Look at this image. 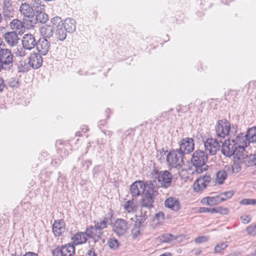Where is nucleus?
I'll return each mask as SVG.
<instances>
[{
	"mask_svg": "<svg viewBox=\"0 0 256 256\" xmlns=\"http://www.w3.org/2000/svg\"><path fill=\"white\" fill-rule=\"evenodd\" d=\"M64 222L62 220H55L52 225V231L56 236H60L64 230Z\"/></svg>",
	"mask_w": 256,
	"mask_h": 256,
	"instance_id": "obj_24",
	"label": "nucleus"
},
{
	"mask_svg": "<svg viewBox=\"0 0 256 256\" xmlns=\"http://www.w3.org/2000/svg\"><path fill=\"white\" fill-rule=\"evenodd\" d=\"M183 154L178 149L170 151L166 154V162L172 168H182L184 164Z\"/></svg>",
	"mask_w": 256,
	"mask_h": 256,
	"instance_id": "obj_3",
	"label": "nucleus"
},
{
	"mask_svg": "<svg viewBox=\"0 0 256 256\" xmlns=\"http://www.w3.org/2000/svg\"><path fill=\"white\" fill-rule=\"evenodd\" d=\"M194 144L192 138H182L180 142V148L178 149L182 154H188L194 150Z\"/></svg>",
	"mask_w": 256,
	"mask_h": 256,
	"instance_id": "obj_11",
	"label": "nucleus"
},
{
	"mask_svg": "<svg viewBox=\"0 0 256 256\" xmlns=\"http://www.w3.org/2000/svg\"><path fill=\"white\" fill-rule=\"evenodd\" d=\"M157 179L159 186L168 188L170 187L172 184V175L168 170H161L158 172L156 170Z\"/></svg>",
	"mask_w": 256,
	"mask_h": 256,
	"instance_id": "obj_8",
	"label": "nucleus"
},
{
	"mask_svg": "<svg viewBox=\"0 0 256 256\" xmlns=\"http://www.w3.org/2000/svg\"><path fill=\"white\" fill-rule=\"evenodd\" d=\"M234 195V192L232 191H228L222 194H221L220 196L221 198H224V201L227 198H230Z\"/></svg>",
	"mask_w": 256,
	"mask_h": 256,
	"instance_id": "obj_46",
	"label": "nucleus"
},
{
	"mask_svg": "<svg viewBox=\"0 0 256 256\" xmlns=\"http://www.w3.org/2000/svg\"><path fill=\"white\" fill-rule=\"evenodd\" d=\"M192 252H194L195 254L198 255L200 253L201 250H200L199 249H196L194 250Z\"/></svg>",
	"mask_w": 256,
	"mask_h": 256,
	"instance_id": "obj_59",
	"label": "nucleus"
},
{
	"mask_svg": "<svg viewBox=\"0 0 256 256\" xmlns=\"http://www.w3.org/2000/svg\"><path fill=\"white\" fill-rule=\"evenodd\" d=\"M10 25V28L14 30L13 32L16 33L22 34L25 30L22 22L18 19L13 20Z\"/></svg>",
	"mask_w": 256,
	"mask_h": 256,
	"instance_id": "obj_23",
	"label": "nucleus"
},
{
	"mask_svg": "<svg viewBox=\"0 0 256 256\" xmlns=\"http://www.w3.org/2000/svg\"><path fill=\"white\" fill-rule=\"evenodd\" d=\"M159 256H172V254L170 252H166V253H164L162 254H160Z\"/></svg>",
	"mask_w": 256,
	"mask_h": 256,
	"instance_id": "obj_60",
	"label": "nucleus"
},
{
	"mask_svg": "<svg viewBox=\"0 0 256 256\" xmlns=\"http://www.w3.org/2000/svg\"><path fill=\"white\" fill-rule=\"evenodd\" d=\"M232 142H234L238 152H240L241 154L246 152L245 148L250 144L246 134L244 133L239 134L234 139L232 140Z\"/></svg>",
	"mask_w": 256,
	"mask_h": 256,
	"instance_id": "obj_10",
	"label": "nucleus"
},
{
	"mask_svg": "<svg viewBox=\"0 0 256 256\" xmlns=\"http://www.w3.org/2000/svg\"><path fill=\"white\" fill-rule=\"evenodd\" d=\"M4 14L7 16H12L14 12L13 8H4Z\"/></svg>",
	"mask_w": 256,
	"mask_h": 256,
	"instance_id": "obj_51",
	"label": "nucleus"
},
{
	"mask_svg": "<svg viewBox=\"0 0 256 256\" xmlns=\"http://www.w3.org/2000/svg\"><path fill=\"white\" fill-rule=\"evenodd\" d=\"M163 240L162 241L166 242H170L172 240L176 239L175 236L170 234H166L162 236Z\"/></svg>",
	"mask_w": 256,
	"mask_h": 256,
	"instance_id": "obj_43",
	"label": "nucleus"
},
{
	"mask_svg": "<svg viewBox=\"0 0 256 256\" xmlns=\"http://www.w3.org/2000/svg\"><path fill=\"white\" fill-rule=\"evenodd\" d=\"M36 22L40 23H45L48 20V15L44 11L36 12Z\"/></svg>",
	"mask_w": 256,
	"mask_h": 256,
	"instance_id": "obj_34",
	"label": "nucleus"
},
{
	"mask_svg": "<svg viewBox=\"0 0 256 256\" xmlns=\"http://www.w3.org/2000/svg\"><path fill=\"white\" fill-rule=\"evenodd\" d=\"M4 88L5 84H4V80L2 78H0V92L2 91Z\"/></svg>",
	"mask_w": 256,
	"mask_h": 256,
	"instance_id": "obj_57",
	"label": "nucleus"
},
{
	"mask_svg": "<svg viewBox=\"0 0 256 256\" xmlns=\"http://www.w3.org/2000/svg\"><path fill=\"white\" fill-rule=\"evenodd\" d=\"M141 214L139 216V218L136 221L135 224L136 225H138L139 226H142L144 227V222L148 218V216L146 214V212H143L142 210L141 211Z\"/></svg>",
	"mask_w": 256,
	"mask_h": 256,
	"instance_id": "obj_37",
	"label": "nucleus"
},
{
	"mask_svg": "<svg viewBox=\"0 0 256 256\" xmlns=\"http://www.w3.org/2000/svg\"><path fill=\"white\" fill-rule=\"evenodd\" d=\"M36 46L39 54L45 56L50 50V42L45 38H42L36 42Z\"/></svg>",
	"mask_w": 256,
	"mask_h": 256,
	"instance_id": "obj_14",
	"label": "nucleus"
},
{
	"mask_svg": "<svg viewBox=\"0 0 256 256\" xmlns=\"http://www.w3.org/2000/svg\"><path fill=\"white\" fill-rule=\"evenodd\" d=\"M108 244L110 249L116 250L118 248L120 244L117 239L111 238L108 240Z\"/></svg>",
	"mask_w": 256,
	"mask_h": 256,
	"instance_id": "obj_38",
	"label": "nucleus"
},
{
	"mask_svg": "<svg viewBox=\"0 0 256 256\" xmlns=\"http://www.w3.org/2000/svg\"><path fill=\"white\" fill-rule=\"evenodd\" d=\"M236 172H238L240 170V168H239V167H237V168H236Z\"/></svg>",
	"mask_w": 256,
	"mask_h": 256,
	"instance_id": "obj_62",
	"label": "nucleus"
},
{
	"mask_svg": "<svg viewBox=\"0 0 256 256\" xmlns=\"http://www.w3.org/2000/svg\"><path fill=\"white\" fill-rule=\"evenodd\" d=\"M227 177V173L224 170L218 171L216 174V181L219 184H222Z\"/></svg>",
	"mask_w": 256,
	"mask_h": 256,
	"instance_id": "obj_36",
	"label": "nucleus"
},
{
	"mask_svg": "<svg viewBox=\"0 0 256 256\" xmlns=\"http://www.w3.org/2000/svg\"><path fill=\"white\" fill-rule=\"evenodd\" d=\"M201 179L199 178L194 182V190L196 192H202L206 186L202 182Z\"/></svg>",
	"mask_w": 256,
	"mask_h": 256,
	"instance_id": "obj_33",
	"label": "nucleus"
},
{
	"mask_svg": "<svg viewBox=\"0 0 256 256\" xmlns=\"http://www.w3.org/2000/svg\"><path fill=\"white\" fill-rule=\"evenodd\" d=\"M219 139L209 138L204 142V152L208 155H214L220 149Z\"/></svg>",
	"mask_w": 256,
	"mask_h": 256,
	"instance_id": "obj_9",
	"label": "nucleus"
},
{
	"mask_svg": "<svg viewBox=\"0 0 256 256\" xmlns=\"http://www.w3.org/2000/svg\"><path fill=\"white\" fill-rule=\"evenodd\" d=\"M206 201L208 205L214 206L224 201V198H221L220 196H208L207 198H204L202 200V202L204 203Z\"/></svg>",
	"mask_w": 256,
	"mask_h": 256,
	"instance_id": "obj_29",
	"label": "nucleus"
},
{
	"mask_svg": "<svg viewBox=\"0 0 256 256\" xmlns=\"http://www.w3.org/2000/svg\"><path fill=\"white\" fill-rule=\"evenodd\" d=\"M30 4L34 10V12L36 11V12H38L44 11V6L42 4L41 0H31Z\"/></svg>",
	"mask_w": 256,
	"mask_h": 256,
	"instance_id": "obj_32",
	"label": "nucleus"
},
{
	"mask_svg": "<svg viewBox=\"0 0 256 256\" xmlns=\"http://www.w3.org/2000/svg\"><path fill=\"white\" fill-rule=\"evenodd\" d=\"M154 196L142 194V206L148 208H150L153 206L154 202Z\"/></svg>",
	"mask_w": 256,
	"mask_h": 256,
	"instance_id": "obj_30",
	"label": "nucleus"
},
{
	"mask_svg": "<svg viewBox=\"0 0 256 256\" xmlns=\"http://www.w3.org/2000/svg\"><path fill=\"white\" fill-rule=\"evenodd\" d=\"M23 48L28 50H31L36 45V41L34 36L32 34H26L22 40Z\"/></svg>",
	"mask_w": 256,
	"mask_h": 256,
	"instance_id": "obj_15",
	"label": "nucleus"
},
{
	"mask_svg": "<svg viewBox=\"0 0 256 256\" xmlns=\"http://www.w3.org/2000/svg\"><path fill=\"white\" fill-rule=\"evenodd\" d=\"M123 206L124 209L128 212H134L138 208L137 201L134 199L128 200L125 202Z\"/></svg>",
	"mask_w": 256,
	"mask_h": 256,
	"instance_id": "obj_26",
	"label": "nucleus"
},
{
	"mask_svg": "<svg viewBox=\"0 0 256 256\" xmlns=\"http://www.w3.org/2000/svg\"><path fill=\"white\" fill-rule=\"evenodd\" d=\"M222 153L226 156H234V158L238 162L239 160V155H242L240 152H238L237 146H236L234 142H232V140L229 138L222 142Z\"/></svg>",
	"mask_w": 256,
	"mask_h": 256,
	"instance_id": "obj_5",
	"label": "nucleus"
},
{
	"mask_svg": "<svg viewBox=\"0 0 256 256\" xmlns=\"http://www.w3.org/2000/svg\"><path fill=\"white\" fill-rule=\"evenodd\" d=\"M251 201H252V198H244V199H242L240 202V203L242 204L250 205V204Z\"/></svg>",
	"mask_w": 256,
	"mask_h": 256,
	"instance_id": "obj_53",
	"label": "nucleus"
},
{
	"mask_svg": "<svg viewBox=\"0 0 256 256\" xmlns=\"http://www.w3.org/2000/svg\"><path fill=\"white\" fill-rule=\"evenodd\" d=\"M128 230V223L126 220L118 218L113 226V231L117 235L120 236L124 234Z\"/></svg>",
	"mask_w": 256,
	"mask_h": 256,
	"instance_id": "obj_12",
	"label": "nucleus"
},
{
	"mask_svg": "<svg viewBox=\"0 0 256 256\" xmlns=\"http://www.w3.org/2000/svg\"><path fill=\"white\" fill-rule=\"evenodd\" d=\"M28 59V63L33 68L36 69L41 66L42 60L40 54L36 52L31 54Z\"/></svg>",
	"mask_w": 256,
	"mask_h": 256,
	"instance_id": "obj_18",
	"label": "nucleus"
},
{
	"mask_svg": "<svg viewBox=\"0 0 256 256\" xmlns=\"http://www.w3.org/2000/svg\"><path fill=\"white\" fill-rule=\"evenodd\" d=\"M16 54L17 56L23 57L26 55V52L24 50L21 49L20 50H18V51L16 52Z\"/></svg>",
	"mask_w": 256,
	"mask_h": 256,
	"instance_id": "obj_56",
	"label": "nucleus"
},
{
	"mask_svg": "<svg viewBox=\"0 0 256 256\" xmlns=\"http://www.w3.org/2000/svg\"><path fill=\"white\" fill-rule=\"evenodd\" d=\"M8 84L11 88H18L19 82L16 78H11L8 80Z\"/></svg>",
	"mask_w": 256,
	"mask_h": 256,
	"instance_id": "obj_41",
	"label": "nucleus"
},
{
	"mask_svg": "<svg viewBox=\"0 0 256 256\" xmlns=\"http://www.w3.org/2000/svg\"><path fill=\"white\" fill-rule=\"evenodd\" d=\"M214 208H208L205 207H200L199 208L198 212L200 213L202 212H210V213H214Z\"/></svg>",
	"mask_w": 256,
	"mask_h": 256,
	"instance_id": "obj_47",
	"label": "nucleus"
},
{
	"mask_svg": "<svg viewBox=\"0 0 256 256\" xmlns=\"http://www.w3.org/2000/svg\"><path fill=\"white\" fill-rule=\"evenodd\" d=\"M144 186V182L142 181H136L131 184L130 187V193L132 196H137L143 192V187Z\"/></svg>",
	"mask_w": 256,
	"mask_h": 256,
	"instance_id": "obj_20",
	"label": "nucleus"
},
{
	"mask_svg": "<svg viewBox=\"0 0 256 256\" xmlns=\"http://www.w3.org/2000/svg\"><path fill=\"white\" fill-rule=\"evenodd\" d=\"M76 22L75 20L71 18H68L63 22L64 28L67 32H73L76 28Z\"/></svg>",
	"mask_w": 256,
	"mask_h": 256,
	"instance_id": "obj_25",
	"label": "nucleus"
},
{
	"mask_svg": "<svg viewBox=\"0 0 256 256\" xmlns=\"http://www.w3.org/2000/svg\"><path fill=\"white\" fill-rule=\"evenodd\" d=\"M250 204L255 205L256 204V199H252Z\"/></svg>",
	"mask_w": 256,
	"mask_h": 256,
	"instance_id": "obj_61",
	"label": "nucleus"
},
{
	"mask_svg": "<svg viewBox=\"0 0 256 256\" xmlns=\"http://www.w3.org/2000/svg\"><path fill=\"white\" fill-rule=\"evenodd\" d=\"M246 136L250 142H256V126L248 128Z\"/></svg>",
	"mask_w": 256,
	"mask_h": 256,
	"instance_id": "obj_31",
	"label": "nucleus"
},
{
	"mask_svg": "<svg viewBox=\"0 0 256 256\" xmlns=\"http://www.w3.org/2000/svg\"><path fill=\"white\" fill-rule=\"evenodd\" d=\"M190 161L195 168V172L198 174H200L208 168V166L206 164V162L208 161V154L203 150L195 151L192 154Z\"/></svg>",
	"mask_w": 256,
	"mask_h": 256,
	"instance_id": "obj_2",
	"label": "nucleus"
},
{
	"mask_svg": "<svg viewBox=\"0 0 256 256\" xmlns=\"http://www.w3.org/2000/svg\"><path fill=\"white\" fill-rule=\"evenodd\" d=\"M238 162L244 164L248 166H256V154L248 156L245 152L242 155H239Z\"/></svg>",
	"mask_w": 256,
	"mask_h": 256,
	"instance_id": "obj_16",
	"label": "nucleus"
},
{
	"mask_svg": "<svg viewBox=\"0 0 256 256\" xmlns=\"http://www.w3.org/2000/svg\"><path fill=\"white\" fill-rule=\"evenodd\" d=\"M248 234L252 236L256 234V226H250L246 228Z\"/></svg>",
	"mask_w": 256,
	"mask_h": 256,
	"instance_id": "obj_48",
	"label": "nucleus"
},
{
	"mask_svg": "<svg viewBox=\"0 0 256 256\" xmlns=\"http://www.w3.org/2000/svg\"><path fill=\"white\" fill-rule=\"evenodd\" d=\"M51 23L54 28V34L60 40L63 41L66 37V31L64 28L63 22L59 16L52 18Z\"/></svg>",
	"mask_w": 256,
	"mask_h": 256,
	"instance_id": "obj_6",
	"label": "nucleus"
},
{
	"mask_svg": "<svg viewBox=\"0 0 256 256\" xmlns=\"http://www.w3.org/2000/svg\"><path fill=\"white\" fill-rule=\"evenodd\" d=\"M102 242L104 243V242H105V240L104 239H103L102 240Z\"/></svg>",
	"mask_w": 256,
	"mask_h": 256,
	"instance_id": "obj_64",
	"label": "nucleus"
},
{
	"mask_svg": "<svg viewBox=\"0 0 256 256\" xmlns=\"http://www.w3.org/2000/svg\"><path fill=\"white\" fill-rule=\"evenodd\" d=\"M164 214L162 212H159L156 214L154 216V220L158 221H161L164 220Z\"/></svg>",
	"mask_w": 256,
	"mask_h": 256,
	"instance_id": "obj_49",
	"label": "nucleus"
},
{
	"mask_svg": "<svg viewBox=\"0 0 256 256\" xmlns=\"http://www.w3.org/2000/svg\"><path fill=\"white\" fill-rule=\"evenodd\" d=\"M166 152L167 151L164 150V149L158 152L156 158L160 162L162 163L166 162Z\"/></svg>",
	"mask_w": 256,
	"mask_h": 256,
	"instance_id": "obj_39",
	"label": "nucleus"
},
{
	"mask_svg": "<svg viewBox=\"0 0 256 256\" xmlns=\"http://www.w3.org/2000/svg\"><path fill=\"white\" fill-rule=\"evenodd\" d=\"M24 256H38L36 253L32 252H28Z\"/></svg>",
	"mask_w": 256,
	"mask_h": 256,
	"instance_id": "obj_58",
	"label": "nucleus"
},
{
	"mask_svg": "<svg viewBox=\"0 0 256 256\" xmlns=\"http://www.w3.org/2000/svg\"><path fill=\"white\" fill-rule=\"evenodd\" d=\"M215 131L220 142H222V140L226 136H228L230 132V126L229 122L226 119L218 120L215 126Z\"/></svg>",
	"mask_w": 256,
	"mask_h": 256,
	"instance_id": "obj_4",
	"label": "nucleus"
},
{
	"mask_svg": "<svg viewBox=\"0 0 256 256\" xmlns=\"http://www.w3.org/2000/svg\"><path fill=\"white\" fill-rule=\"evenodd\" d=\"M214 208V213H220L222 214H226L228 213V210L227 208H224L221 206H218Z\"/></svg>",
	"mask_w": 256,
	"mask_h": 256,
	"instance_id": "obj_45",
	"label": "nucleus"
},
{
	"mask_svg": "<svg viewBox=\"0 0 256 256\" xmlns=\"http://www.w3.org/2000/svg\"><path fill=\"white\" fill-rule=\"evenodd\" d=\"M4 38L6 43L10 46H16L19 40L17 33L14 32H8L4 34Z\"/></svg>",
	"mask_w": 256,
	"mask_h": 256,
	"instance_id": "obj_22",
	"label": "nucleus"
},
{
	"mask_svg": "<svg viewBox=\"0 0 256 256\" xmlns=\"http://www.w3.org/2000/svg\"><path fill=\"white\" fill-rule=\"evenodd\" d=\"M165 206L172 210L177 212L180 207V203L176 198L170 197L164 202Z\"/></svg>",
	"mask_w": 256,
	"mask_h": 256,
	"instance_id": "obj_21",
	"label": "nucleus"
},
{
	"mask_svg": "<svg viewBox=\"0 0 256 256\" xmlns=\"http://www.w3.org/2000/svg\"><path fill=\"white\" fill-rule=\"evenodd\" d=\"M200 179H201L202 182L205 184L206 186H208L210 182H211L212 178L210 175L206 174L203 176H200L198 178Z\"/></svg>",
	"mask_w": 256,
	"mask_h": 256,
	"instance_id": "obj_44",
	"label": "nucleus"
},
{
	"mask_svg": "<svg viewBox=\"0 0 256 256\" xmlns=\"http://www.w3.org/2000/svg\"><path fill=\"white\" fill-rule=\"evenodd\" d=\"M228 246V242H221L218 244L214 248L215 253H220Z\"/></svg>",
	"mask_w": 256,
	"mask_h": 256,
	"instance_id": "obj_40",
	"label": "nucleus"
},
{
	"mask_svg": "<svg viewBox=\"0 0 256 256\" xmlns=\"http://www.w3.org/2000/svg\"><path fill=\"white\" fill-rule=\"evenodd\" d=\"M88 237L85 231L84 232H78L72 238V239L76 244H79L85 243L88 240Z\"/></svg>",
	"mask_w": 256,
	"mask_h": 256,
	"instance_id": "obj_28",
	"label": "nucleus"
},
{
	"mask_svg": "<svg viewBox=\"0 0 256 256\" xmlns=\"http://www.w3.org/2000/svg\"><path fill=\"white\" fill-rule=\"evenodd\" d=\"M20 14L24 17L32 18L34 16V10L30 4L26 2L22 3L20 6Z\"/></svg>",
	"mask_w": 256,
	"mask_h": 256,
	"instance_id": "obj_19",
	"label": "nucleus"
},
{
	"mask_svg": "<svg viewBox=\"0 0 256 256\" xmlns=\"http://www.w3.org/2000/svg\"><path fill=\"white\" fill-rule=\"evenodd\" d=\"M194 240L197 244L204 242L208 240V238L206 236H200L196 238Z\"/></svg>",
	"mask_w": 256,
	"mask_h": 256,
	"instance_id": "obj_50",
	"label": "nucleus"
},
{
	"mask_svg": "<svg viewBox=\"0 0 256 256\" xmlns=\"http://www.w3.org/2000/svg\"><path fill=\"white\" fill-rule=\"evenodd\" d=\"M40 34L44 37L50 38L52 37L54 32V28L52 26L44 25L40 30Z\"/></svg>",
	"mask_w": 256,
	"mask_h": 256,
	"instance_id": "obj_27",
	"label": "nucleus"
},
{
	"mask_svg": "<svg viewBox=\"0 0 256 256\" xmlns=\"http://www.w3.org/2000/svg\"><path fill=\"white\" fill-rule=\"evenodd\" d=\"M14 56L8 48H0V60L4 66V70H10L14 65Z\"/></svg>",
	"mask_w": 256,
	"mask_h": 256,
	"instance_id": "obj_7",
	"label": "nucleus"
},
{
	"mask_svg": "<svg viewBox=\"0 0 256 256\" xmlns=\"http://www.w3.org/2000/svg\"><path fill=\"white\" fill-rule=\"evenodd\" d=\"M86 256H97L94 252V250L93 248L89 250L86 254Z\"/></svg>",
	"mask_w": 256,
	"mask_h": 256,
	"instance_id": "obj_54",
	"label": "nucleus"
},
{
	"mask_svg": "<svg viewBox=\"0 0 256 256\" xmlns=\"http://www.w3.org/2000/svg\"><path fill=\"white\" fill-rule=\"evenodd\" d=\"M55 251L60 254L61 256H74L75 254V248L73 244H67L62 246L60 248L56 249Z\"/></svg>",
	"mask_w": 256,
	"mask_h": 256,
	"instance_id": "obj_17",
	"label": "nucleus"
},
{
	"mask_svg": "<svg viewBox=\"0 0 256 256\" xmlns=\"http://www.w3.org/2000/svg\"><path fill=\"white\" fill-rule=\"evenodd\" d=\"M12 8V2L10 0H4V8Z\"/></svg>",
	"mask_w": 256,
	"mask_h": 256,
	"instance_id": "obj_52",
	"label": "nucleus"
},
{
	"mask_svg": "<svg viewBox=\"0 0 256 256\" xmlns=\"http://www.w3.org/2000/svg\"><path fill=\"white\" fill-rule=\"evenodd\" d=\"M18 67V72H24L28 70V66L26 64L25 61H20Z\"/></svg>",
	"mask_w": 256,
	"mask_h": 256,
	"instance_id": "obj_42",
	"label": "nucleus"
},
{
	"mask_svg": "<svg viewBox=\"0 0 256 256\" xmlns=\"http://www.w3.org/2000/svg\"><path fill=\"white\" fill-rule=\"evenodd\" d=\"M232 172L234 173V168L233 167H232Z\"/></svg>",
	"mask_w": 256,
	"mask_h": 256,
	"instance_id": "obj_63",
	"label": "nucleus"
},
{
	"mask_svg": "<svg viewBox=\"0 0 256 256\" xmlns=\"http://www.w3.org/2000/svg\"><path fill=\"white\" fill-rule=\"evenodd\" d=\"M143 226H139L134 224V227L132 230V236L133 238H136L142 234L143 230Z\"/></svg>",
	"mask_w": 256,
	"mask_h": 256,
	"instance_id": "obj_35",
	"label": "nucleus"
},
{
	"mask_svg": "<svg viewBox=\"0 0 256 256\" xmlns=\"http://www.w3.org/2000/svg\"><path fill=\"white\" fill-rule=\"evenodd\" d=\"M241 220H242V223H244V224H246L248 222H249L250 220V218L248 216H241Z\"/></svg>",
	"mask_w": 256,
	"mask_h": 256,
	"instance_id": "obj_55",
	"label": "nucleus"
},
{
	"mask_svg": "<svg viewBox=\"0 0 256 256\" xmlns=\"http://www.w3.org/2000/svg\"><path fill=\"white\" fill-rule=\"evenodd\" d=\"M94 226H91L86 228V234L96 242L101 240L102 236L107 233L104 230L108 226V219L104 218L100 221L94 220Z\"/></svg>",
	"mask_w": 256,
	"mask_h": 256,
	"instance_id": "obj_1",
	"label": "nucleus"
},
{
	"mask_svg": "<svg viewBox=\"0 0 256 256\" xmlns=\"http://www.w3.org/2000/svg\"><path fill=\"white\" fill-rule=\"evenodd\" d=\"M144 184L143 194L155 197L158 194L157 182L156 180H148Z\"/></svg>",
	"mask_w": 256,
	"mask_h": 256,
	"instance_id": "obj_13",
	"label": "nucleus"
}]
</instances>
